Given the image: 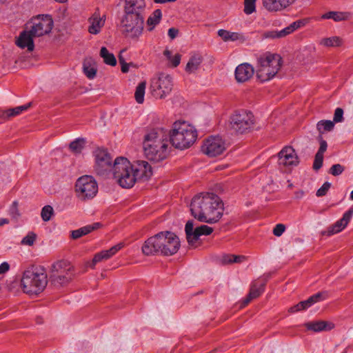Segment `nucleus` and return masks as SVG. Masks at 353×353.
<instances>
[{
  "label": "nucleus",
  "mask_w": 353,
  "mask_h": 353,
  "mask_svg": "<svg viewBox=\"0 0 353 353\" xmlns=\"http://www.w3.org/2000/svg\"><path fill=\"white\" fill-rule=\"evenodd\" d=\"M192 215L201 222L215 223L223 214L224 205L221 198L212 192L196 195L190 203Z\"/></svg>",
  "instance_id": "1"
},
{
  "label": "nucleus",
  "mask_w": 353,
  "mask_h": 353,
  "mask_svg": "<svg viewBox=\"0 0 353 353\" xmlns=\"http://www.w3.org/2000/svg\"><path fill=\"white\" fill-rule=\"evenodd\" d=\"M113 178L123 188H130L139 179H148L152 175L151 166L147 161H140L137 165H132L125 157H117L113 163Z\"/></svg>",
  "instance_id": "2"
},
{
  "label": "nucleus",
  "mask_w": 353,
  "mask_h": 353,
  "mask_svg": "<svg viewBox=\"0 0 353 353\" xmlns=\"http://www.w3.org/2000/svg\"><path fill=\"white\" fill-rule=\"evenodd\" d=\"M180 248L179 237L169 231L160 232L148 238L143 243L141 251L145 256H171Z\"/></svg>",
  "instance_id": "3"
},
{
  "label": "nucleus",
  "mask_w": 353,
  "mask_h": 353,
  "mask_svg": "<svg viewBox=\"0 0 353 353\" xmlns=\"http://www.w3.org/2000/svg\"><path fill=\"white\" fill-rule=\"evenodd\" d=\"M282 59L278 54L266 52L256 58V77L261 83L272 79L281 69Z\"/></svg>",
  "instance_id": "4"
},
{
  "label": "nucleus",
  "mask_w": 353,
  "mask_h": 353,
  "mask_svg": "<svg viewBox=\"0 0 353 353\" xmlns=\"http://www.w3.org/2000/svg\"><path fill=\"white\" fill-rule=\"evenodd\" d=\"M169 136L171 143L175 148L185 149L194 143L197 137V132L195 128L188 122L178 121L174 123Z\"/></svg>",
  "instance_id": "5"
},
{
  "label": "nucleus",
  "mask_w": 353,
  "mask_h": 353,
  "mask_svg": "<svg viewBox=\"0 0 353 353\" xmlns=\"http://www.w3.org/2000/svg\"><path fill=\"white\" fill-rule=\"evenodd\" d=\"M48 283L47 275L42 269L30 268L25 270L21 279L24 293L32 295L41 292Z\"/></svg>",
  "instance_id": "6"
},
{
  "label": "nucleus",
  "mask_w": 353,
  "mask_h": 353,
  "mask_svg": "<svg viewBox=\"0 0 353 353\" xmlns=\"http://www.w3.org/2000/svg\"><path fill=\"white\" fill-rule=\"evenodd\" d=\"M144 21L143 13L124 12L120 20V28L126 37L138 40L143 32Z\"/></svg>",
  "instance_id": "7"
},
{
  "label": "nucleus",
  "mask_w": 353,
  "mask_h": 353,
  "mask_svg": "<svg viewBox=\"0 0 353 353\" xmlns=\"http://www.w3.org/2000/svg\"><path fill=\"white\" fill-rule=\"evenodd\" d=\"M172 88L173 80L170 74L161 73L150 80V91L155 99H165L170 95Z\"/></svg>",
  "instance_id": "8"
},
{
  "label": "nucleus",
  "mask_w": 353,
  "mask_h": 353,
  "mask_svg": "<svg viewBox=\"0 0 353 353\" xmlns=\"http://www.w3.org/2000/svg\"><path fill=\"white\" fill-rule=\"evenodd\" d=\"M74 275V267L66 260L54 262L50 269V279L55 285L68 283Z\"/></svg>",
  "instance_id": "9"
},
{
  "label": "nucleus",
  "mask_w": 353,
  "mask_h": 353,
  "mask_svg": "<svg viewBox=\"0 0 353 353\" xmlns=\"http://www.w3.org/2000/svg\"><path fill=\"white\" fill-rule=\"evenodd\" d=\"M98 189L97 181L90 175H83L76 181V194L81 200L93 199L97 195Z\"/></svg>",
  "instance_id": "10"
},
{
  "label": "nucleus",
  "mask_w": 353,
  "mask_h": 353,
  "mask_svg": "<svg viewBox=\"0 0 353 353\" xmlns=\"http://www.w3.org/2000/svg\"><path fill=\"white\" fill-rule=\"evenodd\" d=\"M254 124V116L250 112L241 110L232 115L230 128L237 133H244L250 130Z\"/></svg>",
  "instance_id": "11"
},
{
  "label": "nucleus",
  "mask_w": 353,
  "mask_h": 353,
  "mask_svg": "<svg viewBox=\"0 0 353 353\" xmlns=\"http://www.w3.org/2000/svg\"><path fill=\"white\" fill-rule=\"evenodd\" d=\"M95 158V171L102 176L108 177L112 172L113 164L112 159L107 150L103 148H97L94 152Z\"/></svg>",
  "instance_id": "12"
},
{
  "label": "nucleus",
  "mask_w": 353,
  "mask_h": 353,
  "mask_svg": "<svg viewBox=\"0 0 353 353\" xmlns=\"http://www.w3.org/2000/svg\"><path fill=\"white\" fill-rule=\"evenodd\" d=\"M169 132L163 128L151 130L144 137L143 143V151L150 150L153 146L168 145Z\"/></svg>",
  "instance_id": "13"
},
{
  "label": "nucleus",
  "mask_w": 353,
  "mask_h": 353,
  "mask_svg": "<svg viewBox=\"0 0 353 353\" xmlns=\"http://www.w3.org/2000/svg\"><path fill=\"white\" fill-rule=\"evenodd\" d=\"M30 32L34 37H41L51 32L54 21L50 15L39 14L32 20Z\"/></svg>",
  "instance_id": "14"
},
{
  "label": "nucleus",
  "mask_w": 353,
  "mask_h": 353,
  "mask_svg": "<svg viewBox=\"0 0 353 353\" xmlns=\"http://www.w3.org/2000/svg\"><path fill=\"white\" fill-rule=\"evenodd\" d=\"M185 232L188 243L194 245L201 236L210 235L213 232V229L206 225L194 226L193 221H188L185 226Z\"/></svg>",
  "instance_id": "15"
},
{
  "label": "nucleus",
  "mask_w": 353,
  "mask_h": 353,
  "mask_svg": "<svg viewBox=\"0 0 353 353\" xmlns=\"http://www.w3.org/2000/svg\"><path fill=\"white\" fill-rule=\"evenodd\" d=\"M225 148V143L223 139L219 136H214L205 141L202 146V151L208 157H213L221 154Z\"/></svg>",
  "instance_id": "16"
},
{
  "label": "nucleus",
  "mask_w": 353,
  "mask_h": 353,
  "mask_svg": "<svg viewBox=\"0 0 353 353\" xmlns=\"http://www.w3.org/2000/svg\"><path fill=\"white\" fill-rule=\"evenodd\" d=\"M305 24L306 21L298 20L292 23L290 25L281 30H272L266 32L264 34V37L266 39L282 38L288 34L292 33L296 30L304 26Z\"/></svg>",
  "instance_id": "17"
},
{
  "label": "nucleus",
  "mask_w": 353,
  "mask_h": 353,
  "mask_svg": "<svg viewBox=\"0 0 353 353\" xmlns=\"http://www.w3.org/2000/svg\"><path fill=\"white\" fill-rule=\"evenodd\" d=\"M168 144L153 146L152 149L144 151L145 157L150 161L159 162L168 156Z\"/></svg>",
  "instance_id": "18"
},
{
  "label": "nucleus",
  "mask_w": 353,
  "mask_h": 353,
  "mask_svg": "<svg viewBox=\"0 0 353 353\" xmlns=\"http://www.w3.org/2000/svg\"><path fill=\"white\" fill-rule=\"evenodd\" d=\"M279 163L285 166L296 165L299 163L295 150L290 146L285 147L278 154Z\"/></svg>",
  "instance_id": "19"
},
{
  "label": "nucleus",
  "mask_w": 353,
  "mask_h": 353,
  "mask_svg": "<svg viewBox=\"0 0 353 353\" xmlns=\"http://www.w3.org/2000/svg\"><path fill=\"white\" fill-rule=\"evenodd\" d=\"M88 31L92 34H99L102 28L105 25V16L101 15L99 10H96L89 18H88Z\"/></svg>",
  "instance_id": "20"
},
{
  "label": "nucleus",
  "mask_w": 353,
  "mask_h": 353,
  "mask_svg": "<svg viewBox=\"0 0 353 353\" xmlns=\"http://www.w3.org/2000/svg\"><path fill=\"white\" fill-rule=\"evenodd\" d=\"M325 299V294L323 292H318L312 296H311L310 298H308L307 300L301 301L298 304L291 307L289 310V311L291 313H295L299 311L305 310L310 307H311L314 303L323 301Z\"/></svg>",
  "instance_id": "21"
},
{
  "label": "nucleus",
  "mask_w": 353,
  "mask_h": 353,
  "mask_svg": "<svg viewBox=\"0 0 353 353\" xmlns=\"http://www.w3.org/2000/svg\"><path fill=\"white\" fill-rule=\"evenodd\" d=\"M254 74L253 66L248 63L239 65L234 72L235 79L239 83L248 81Z\"/></svg>",
  "instance_id": "22"
},
{
  "label": "nucleus",
  "mask_w": 353,
  "mask_h": 353,
  "mask_svg": "<svg viewBox=\"0 0 353 353\" xmlns=\"http://www.w3.org/2000/svg\"><path fill=\"white\" fill-rule=\"evenodd\" d=\"M296 0H263L264 8L270 12H280L292 5Z\"/></svg>",
  "instance_id": "23"
},
{
  "label": "nucleus",
  "mask_w": 353,
  "mask_h": 353,
  "mask_svg": "<svg viewBox=\"0 0 353 353\" xmlns=\"http://www.w3.org/2000/svg\"><path fill=\"white\" fill-rule=\"evenodd\" d=\"M353 216V208L349 209L345 212L343 217L338 220L334 224L328 228L327 234L332 235L341 232L347 225Z\"/></svg>",
  "instance_id": "24"
},
{
  "label": "nucleus",
  "mask_w": 353,
  "mask_h": 353,
  "mask_svg": "<svg viewBox=\"0 0 353 353\" xmlns=\"http://www.w3.org/2000/svg\"><path fill=\"white\" fill-rule=\"evenodd\" d=\"M217 34L224 42H239L243 43L248 37L242 32H230L224 29H220L217 32Z\"/></svg>",
  "instance_id": "25"
},
{
  "label": "nucleus",
  "mask_w": 353,
  "mask_h": 353,
  "mask_svg": "<svg viewBox=\"0 0 353 353\" xmlns=\"http://www.w3.org/2000/svg\"><path fill=\"white\" fill-rule=\"evenodd\" d=\"M304 327L310 331L314 332H320L323 331H330L334 327V323L325 321H309L304 323Z\"/></svg>",
  "instance_id": "26"
},
{
  "label": "nucleus",
  "mask_w": 353,
  "mask_h": 353,
  "mask_svg": "<svg viewBox=\"0 0 353 353\" xmlns=\"http://www.w3.org/2000/svg\"><path fill=\"white\" fill-rule=\"evenodd\" d=\"M33 37L34 36L30 32V30L23 31L19 36L16 43L21 48H27L29 51L34 50Z\"/></svg>",
  "instance_id": "27"
},
{
  "label": "nucleus",
  "mask_w": 353,
  "mask_h": 353,
  "mask_svg": "<svg viewBox=\"0 0 353 353\" xmlns=\"http://www.w3.org/2000/svg\"><path fill=\"white\" fill-rule=\"evenodd\" d=\"M145 8L144 0H125L124 12L143 14Z\"/></svg>",
  "instance_id": "28"
},
{
  "label": "nucleus",
  "mask_w": 353,
  "mask_h": 353,
  "mask_svg": "<svg viewBox=\"0 0 353 353\" xmlns=\"http://www.w3.org/2000/svg\"><path fill=\"white\" fill-rule=\"evenodd\" d=\"M203 61V57L198 52H194L191 54L188 62L185 66V71L188 73H194L199 70Z\"/></svg>",
  "instance_id": "29"
},
{
  "label": "nucleus",
  "mask_w": 353,
  "mask_h": 353,
  "mask_svg": "<svg viewBox=\"0 0 353 353\" xmlns=\"http://www.w3.org/2000/svg\"><path fill=\"white\" fill-rule=\"evenodd\" d=\"M265 282L261 281H254L252 286L248 297L245 300L244 305L248 304L250 300L259 296L264 291Z\"/></svg>",
  "instance_id": "30"
},
{
  "label": "nucleus",
  "mask_w": 353,
  "mask_h": 353,
  "mask_svg": "<svg viewBox=\"0 0 353 353\" xmlns=\"http://www.w3.org/2000/svg\"><path fill=\"white\" fill-rule=\"evenodd\" d=\"M350 17L351 14L347 12L330 11L323 14L321 18L322 19H333L334 21L339 22L348 20Z\"/></svg>",
  "instance_id": "31"
},
{
  "label": "nucleus",
  "mask_w": 353,
  "mask_h": 353,
  "mask_svg": "<svg viewBox=\"0 0 353 353\" xmlns=\"http://www.w3.org/2000/svg\"><path fill=\"white\" fill-rule=\"evenodd\" d=\"M100 226L99 223H94L92 225H88L84 227H82L79 229L73 230L71 234V236L72 239H79L82 236L86 235L91 232L92 231L99 228Z\"/></svg>",
  "instance_id": "32"
},
{
  "label": "nucleus",
  "mask_w": 353,
  "mask_h": 353,
  "mask_svg": "<svg viewBox=\"0 0 353 353\" xmlns=\"http://www.w3.org/2000/svg\"><path fill=\"white\" fill-rule=\"evenodd\" d=\"M83 69L84 74L88 79H92L95 77L97 68L93 60L91 59H85L83 62Z\"/></svg>",
  "instance_id": "33"
},
{
  "label": "nucleus",
  "mask_w": 353,
  "mask_h": 353,
  "mask_svg": "<svg viewBox=\"0 0 353 353\" xmlns=\"http://www.w3.org/2000/svg\"><path fill=\"white\" fill-rule=\"evenodd\" d=\"M162 17L161 10H155L147 19L146 23L149 31H152L159 24Z\"/></svg>",
  "instance_id": "34"
},
{
  "label": "nucleus",
  "mask_w": 353,
  "mask_h": 353,
  "mask_svg": "<svg viewBox=\"0 0 353 353\" xmlns=\"http://www.w3.org/2000/svg\"><path fill=\"white\" fill-rule=\"evenodd\" d=\"M163 55L166 59L169 61V65L172 67H176L180 64L181 56V54L176 53L172 54V52L168 49H165L163 52Z\"/></svg>",
  "instance_id": "35"
},
{
  "label": "nucleus",
  "mask_w": 353,
  "mask_h": 353,
  "mask_svg": "<svg viewBox=\"0 0 353 353\" xmlns=\"http://www.w3.org/2000/svg\"><path fill=\"white\" fill-rule=\"evenodd\" d=\"M100 55L103 58L105 64L114 66L117 64V60L114 55L110 52L105 47H102L100 50Z\"/></svg>",
  "instance_id": "36"
},
{
  "label": "nucleus",
  "mask_w": 353,
  "mask_h": 353,
  "mask_svg": "<svg viewBox=\"0 0 353 353\" xmlns=\"http://www.w3.org/2000/svg\"><path fill=\"white\" fill-rule=\"evenodd\" d=\"M319 44L325 47H338L341 46L342 39L337 36L323 38L320 40Z\"/></svg>",
  "instance_id": "37"
},
{
  "label": "nucleus",
  "mask_w": 353,
  "mask_h": 353,
  "mask_svg": "<svg viewBox=\"0 0 353 353\" xmlns=\"http://www.w3.org/2000/svg\"><path fill=\"white\" fill-rule=\"evenodd\" d=\"M334 127V123L330 120H321L316 124V128L320 134L325 132L332 131Z\"/></svg>",
  "instance_id": "38"
},
{
  "label": "nucleus",
  "mask_w": 353,
  "mask_h": 353,
  "mask_svg": "<svg viewBox=\"0 0 353 353\" xmlns=\"http://www.w3.org/2000/svg\"><path fill=\"white\" fill-rule=\"evenodd\" d=\"M146 88V82L142 81L138 84L136 88L134 97L138 103H143L144 101V96Z\"/></svg>",
  "instance_id": "39"
},
{
  "label": "nucleus",
  "mask_w": 353,
  "mask_h": 353,
  "mask_svg": "<svg viewBox=\"0 0 353 353\" xmlns=\"http://www.w3.org/2000/svg\"><path fill=\"white\" fill-rule=\"evenodd\" d=\"M30 106V103L10 108L4 111L3 116L4 117H10L21 114L23 111L26 110Z\"/></svg>",
  "instance_id": "40"
},
{
  "label": "nucleus",
  "mask_w": 353,
  "mask_h": 353,
  "mask_svg": "<svg viewBox=\"0 0 353 353\" xmlns=\"http://www.w3.org/2000/svg\"><path fill=\"white\" fill-rule=\"evenodd\" d=\"M112 256V254L109 252V250H103L99 253H97L90 264V268H94L95 265L101 261L102 260H107Z\"/></svg>",
  "instance_id": "41"
},
{
  "label": "nucleus",
  "mask_w": 353,
  "mask_h": 353,
  "mask_svg": "<svg viewBox=\"0 0 353 353\" xmlns=\"http://www.w3.org/2000/svg\"><path fill=\"white\" fill-rule=\"evenodd\" d=\"M85 139L77 138L70 143V149L74 153L79 154L81 152L85 145Z\"/></svg>",
  "instance_id": "42"
},
{
  "label": "nucleus",
  "mask_w": 353,
  "mask_h": 353,
  "mask_svg": "<svg viewBox=\"0 0 353 353\" xmlns=\"http://www.w3.org/2000/svg\"><path fill=\"white\" fill-rule=\"evenodd\" d=\"M54 213V210L52 206L47 205H45L41 212V216L43 221H49Z\"/></svg>",
  "instance_id": "43"
},
{
  "label": "nucleus",
  "mask_w": 353,
  "mask_h": 353,
  "mask_svg": "<svg viewBox=\"0 0 353 353\" xmlns=\"http://www.w3.org/2000/svg\"><path fill=\"white\" fill-rule=\"evenodd\" d=\"M256 0H244V12L246 14H251L256 11Z\"/></svg>",
  "instance_id": "44"
},
{
  "label": "nucleus",
  "mask_w": 353,
  "mask_h": 353,
  "mask_svg": "<svg viewBox=\"0 0 353 353\" xmlns=\"http://www.w3.org/2000/svg\"><path fill=\"white\" fill-rule=\"evenodd\" d=\"M36 239V235L32 233H28L25 237H23L21 240V244L26 245H32Z\"/></svg>",
  "instance_id": "45"
},
{
  "label": "nucleus",
  "mask_w": 353,
  "mask_h": 353,
  "mask_svg": "<svg viewBox=\"0 0 353 353\" xmlns=\"http://www.w3.org/2000/svg\"><path fill=\"white\" fill-rule=\"evenodd\" d=\"M344 171V168L341 164L333 165L330 170V173L333 176H339Z\"/></svg>",
  "instance_id": "46"
},
{
  "label": "nucleus",
  "mask_w": 353,
  "mask_h": 353,
  "mask_svg": "<svg viewBox=\"0 0 353 353\" xmlns=\"http://www.w3.org/2000/svg\"><path fill=\"white\" fill-rule=\"evenodd\" d=\"M323 155L320 154H316L314 161L313 163V168L315 170H319L323 165Z\"/></svg>",
  "instance_id": "47"
},
{
  "label": "nucleus",
  "mask_w": 353,
  "mask_h": 353,
  "mask_svg": "<svg viewBox=\"0 0 353 353\" xmlns=\"http://www.w3.org/2000/svg\"><path fill=\"white\" fill-rule=\"evenodd\" d=\"M331 187V183L330 182H325L322 186L316 191L317 196H322L327 194L328 190Z\"/></svg>",
  "instance_id": "48"
},
{
  "label": "nucleus",
  "mask_w": 353,
  "mask_h": 353,
  "mask_svg": "<svg viewBox=\"0 0 353 353\" xmlns=\"http://www.w3.org/2000/svg\"><path fill=\"white\" fill-rule=\"evenodd\" d=\"M343 120V110L341 108H337L335 110L334 115V123L342 122Z\"/></svg>",
  "instance_id": "49"
},
{
  "label": "nucleus",
  "mask_w": 353,
  "mask_h": 353,
  "mask_svg": "<svg viewBox=\"0 0 353 353\" xmlns=\"http://www.w3.org/2000/svg\"><path fill=\"white\" fill-rule=\"evenodd\" d=\"M9 214L13 219H15L19 216V210L17 208V203L16 201H14L12 206L10 208Z\"/></svg>",
  "instance_id": "50"
},
{
  "label": "nucleus",
  "mask_w": 353,
  "mask_h": 353,
  "mask_svg": "<svg viewBox=\"0 0 353 353\" xmlns=\"http://www.w3.org/2000/svg\"><path fill=\"white\" fill-rule=\"evenodd\" d=\"M285 227L283 224H276L274 228L273 229V234L276 236H281L285 232Z\"/></svg>",
  "instance_id": "51"
},
{
  "label": "nucleus",
  "mask_w": 353,
  "mask_h": 353,
  "mask_svg": "<svg viewBox=\"0 0 353 353\" xmlns=\"http://www.w3.org/2000/svg\"><path fill=\"white\" fill-rule=\"evenodd\" d=\"M319 140L320 147L316 153L323 155V153L326 151L327 148V142L322 139L321 135L319 136Z\"/></svg>",
  "instance_id": "52"
},
{
  "label": "nucleus",
  "mask_w": 353,
  "mask_h": 353,
  "mask_svg": "<svg viewBox=\"0 0 353 353\" xmlns=\"http://www.w3.org/2000/svg\"><path fill=\"white\" fill-rule=\"evenodd\" d=\"M123 243H119L109 249L110 254L114 256L118 251H119L123 247Z\"/></svg>",
  "instance_id": "53"
},
{
  "label": "nucleus",
  "mask_w": 353,
  "mask_h": 353,
  "mask_svg": "<svg viewBox=\"0 0 353 353\" xmlns=\"http://www.w3.org/2000/svg\"><path fill=\"white\" fill-rule=\"evenodd\" d=\"M232 259L233 254H225L223 256L221 261L223 263L228 264L234 263Z\"/></svg>",
  "instance_id": "54"
},
{
  "label": "nucleus",
  "mask_w": 353,
  "mask_h": 353,
  "mask_svg": "<svg viewBox=\"0 0 353 353\" xmlns=\"http://www.w3.org/2000/svg\"><path fill=\"white\" fill-rule=\"evenodd\" d=\"M178 33V30L174 28H170L168 31V34L171 39H174V38H176Z\"/></svg>",
  "instance_id": "55"
},
{
  "label": "nucleus",
  "mask_w": 353,
  "mask_h": 353,
  "mask_svg": "<svg viewBox=\"0 0 353 353\" xmlns=\"http://www.w3.org/2000/svg\"><path fill=\"white\" fill-rule=\"evenodd\" d=\"M119 61L121 65V71L124 73L128 72L129 70V65L126 63L121 57H119Z\"/></svg>",
  "instance_id": "56"
},
{
  "label": "nucleus",
  "mask_w": 353,
  "mask_h": 353,
  "mask_svg": "<svg viewBox=\"0 0 353 353\" xmlns=\"http://www.w3.org/2000/svg\"><path fill=\"white\" fill-rule=\"evenodd\" d=\"M10 265L7 262H3L0 265V274H3L8 271Z\"/></svg>",
  "instance_id": "57"
},
{
  "label": "nucleus",
  "mask_w": 353,
  "mask_h": 353,
  "mask_svg": "<svg viewBox=\"0 0 353 353\" xmlns=\"http://www.w3.org/2000/svg\"><path fill=\"white\" fill-rule=\"evenodd\" d=\"M245 259V256L243 255H233L234 263H240Z\"/></svg>",
  "instance_id": "58"
},
{
  "label": "nucleus",
  "mask_w": 353,
  "mask_h": 353,
  "mask_svg": "<svg viewBox=\"0 0 353 353\" xmlns=\"http://www.w3.org/2000/svg\"><path fill=\"white\" fill-rule=\"evenodd\" d=\"M156 3H166L170 2H174L176 0H153Z\"/></svg>",
  "instance_id": "59"
},
{
  "label": "nucleus",
  "mask_w": 353,
  "mask_h": 353,
  "mask_svg": "<svg viewBox=\"0 0 353 353\" xmlns=\"http://www.w3.org/2000/svg\"><path fill=\"white\" fill-rule=\"evenodd\" d=\"M9 223V220L6 218H1L0 219V226H2L5 224Z\"/></svg>",
  "instance_id": "60"
},
{
  "label": "nucleus",
  "mask_w": 353,
  "mask_h": 353,
  "mask_svg": "<svg viewBox=\"0 0 353 353\" xmlns=\"http://www.w3.org/2000/svg\"><path fill=\"white\" fill-rule=\"evenodd\" d=\"M57 2H59V3H65L68 0H55Z\"/></svg>",
  "instance_id": "61"
},
{
  "label": "nucleus",
  "mask_w": 353,
  "mask_h": 353,
  "mask_svg": "<svg viewBox=\"0 0 353 353\" xmlns=\"http://www.w3.org/2000/svg\"><path fill=\"white\" fill-rule=\"evenodd\" d=\"M350 199L353 200V190L350 192Z\"/></svg>",
  "instance_id": "62"
}]
</instances>
